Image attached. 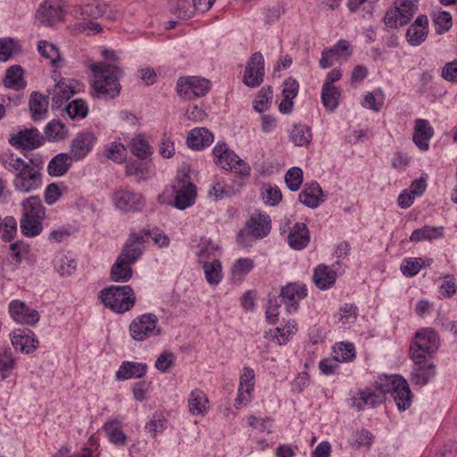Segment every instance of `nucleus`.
I'll list each match as a JSON object with an SVG mask.
<instances>
[{
    "label": "nucleus",
    "instance_id": "f704fd0d",
    "mask_svg": "<svg viewBox=\"0 0 457 457\" xmlns=\"http://www.w3.org/2000/svg\"><path fill=\"white\" fill-rule=\"evenodd\" d=\"M60 17V11L48 2H44L37 11L36 18L46 26H53Z\"/></svg>",
    "mask_w": 457,
    "mask_h": 457
},
{
    "label": "nucleus",
    "instance_id": "473e14b6",
    "mask_svg": "<svg viewBox=\"0 0 457 457\" xmlns=\"http://www.w3.org/2000/svg\"><path fill=\"white\" fill-rule=\"evenodd\" d=\"M131 264L128 261L117 258L116 262L111 268L110 278L114 282H127L133 274Z\"/></svg>",
    "mask_w": 457,
    "mask_h": 457
},
{
    "label": "nucleus",
    "instance_id": "aec40b11",
    "mask_svg": "<svg viewBox=\"0 0 457 457\" xmlns=\"http://www.w3.org/2000/svg\"><path fill=\"white\" fill-rule=\"evenodd\" d=\"M215 164L240 175H248L250 171V166L231 150L227 152L220 159L215 160Z\"/></svg>",
    "mask_w": 457,
    "mask_h": 457
},
{
    "label": "nucleus",
    "instance_id": "37998d69",
    "mask_svg": "<svg viewBox=\"0 0 457 457\" xmlns=\"http://www.w3.org/2000/svg\"><path fill=\"white\" fill-rule=\"evenodd\" d=\"M312 137L311 129L303 124L295 125L290 132V138L295 145H307L310 144Z\"/></svg>",
    "mask_w": 457,
    "mask_h": 457
},
{
    "label": "nucleus",
    "instance_id": "4be33fe9",
    "mask_svg": "<svg viewBox=\"0 0 457 457\" xmlns=\"http://www.w3.org/2000/svg\"><path fill=\"white\" fill-rule=\"evenodd\" d=\"M434 135V129L427 120L418 119L415 121L413 142L422 151H427L429 140Z\"/></svg>",
    "mask_w": 457,
    "mask_h": 457
},
{
    "label": "nucleus",
    "instance_id": "774afa93",
    "mask_svg": "<svg viewBox=\"0 0 457 457\" xmlns=\"http://www.w3.org/2000/svg\"><path fill=\"white\" fill-rule=\"evenodd\" d=\"M442 77L450 82H457V60L447 62L442 69Z\"/></svg>",
    "mask_w": 457,
    "mask_h": 457
},
{
    "label": "nucleus",
    "instance_id": "4d7b16f0",
    "mask_svg": "<svg viewBox=\"0 0 457 457\" xmlns=\"http://www.w3.org/2000/svg\"><path fill=\"white\" fill-rule=\"evenodd\" d=\"M435 29L437 34L447 32L452 27V16L448 12L442 11L435 15Z\"/></svg>",
    "mask_w": 457,
    "mask_h": 457
},
{
    "label": "nucleus",
    "instance_id": "c85d7f7f",
    "mask_svg": "<svg viewBox=\"0 0 457 457\" xmlns=\"http://www.w3.org/2000/svg\"><path fill=\"white\" fill-rule=\"evenodd\" d=\"M74 94L75 91L71 85L62 80L56 83L52 92V109L62 107Z\"/></svg>",
    "mask_w": 457,
    "mask_h": 457
},
{
    "label": "nucleus",
    "instance_id": "5701e85b",
    "mask_svg": "<svg viewBox=\"0 0 457 457\" xmlns=\"http://www.w3.org/2000/svg\"><path fill=\"white\" fill-rule=\"evenodd\" d=\"M415 367L411 371L410 380L413 385L423 386L436 375V366L428 360L423 363H414Z\"/></svg>",
    "mask_w": 457,
    "mask_h": 457
},
{
    "label": "nucleus",
    "instance_id": "a18cd8bd",
    "mask_svg": "<svg viewBox=\"0 0 457 457\" xmlns=\"http://www.w3.org/2000/svg\"><path fill=\"white\" fill-rule=\"evenodd\" d=\"M203 268L205 278L209 284L217 285L220 283L221 279V263L219 260L204 262Z\"/></svg>",
    "mask_w": 457,
    "mask_h": 457
},
{
    "label": "nucleus",
    "instance_id": "e433bc0d",
    "mask_svg": "<svg viewBox=\"0 0 457 457\" xmlns=\"http://www.w3.org/2000/svg\"><path fill=\"white\" fill-rule=\"evenodd\" d=\"M341 96V91L335 86H328V83H324L321 90V101L324 107L333 112L338 106V99Z\"/></svg>",
    "mask_w": 457,
    "mask_h": 457
},
{
    "label": "nucleus",
    "instance_id": "ea45409f",
    "mask_svg": "<svg viewBox=\"0 0 457 457\" xmlns=\"http://www.w3.org/2000/svg\"><path fill=\"white\" fill-rule=\"evenodd\" d=\"M37 51L42 57L48 60L50 64L59 67L58 63L62 62L58 47L46 40H41L37 44Z\"/></svg>",
    "mask_w": 457,
    "mask_h": 457
},
{
    "label": "nucleus",
    "instance_id": "ddd939ff",
    "mask_svg": "<svg viewBox=\"0 0 457 457\" xmlns=\"http://www.w3.org/2000/svg\"><path fill=\"white\" fill-rule=\"evenodd\" d=\"M307 296V288L304 284L299 282H291L282 287L279 297L286 305L288 312H295L298 309L299 301Z\"/></svg>",
    "mask_w": 457,
    "mask_h": 457
},
{
    "label": "nucleus",
    "instance_id": "69168bd1",
    "mask_svg": "<svg viewBox=\"0 0 457 457\" xmlns=\"http://www.w3.org/2000/svg\"><path fill=\"white\" fill-rule=\"evenodd\" d=\"M166 420L161 415L154 414L153 419L146 423L145 428L153 437H155L157 433H162L165 429Z\"/></svg>",
    "mask_w": 457,
    "mask_h": 457
},
{
    "label": "nucleus",
    "instance_id": "680f3d73",
    "mask_svg": "<svg viewBox=\"0 0 457 457\" xmlns=\"http://www.w3.org/2000/svg\"><path fill=\"white\" fill-rule=\"evenodd\" d=\"M2 227H4V233L2 235V239L4 242L11 241L17 231V222L13 217L7 216L4 220L2 219Z\"/></svg>",
    "mask_w": 457,
    "mask_h": 457
},
{
    "label": "nucleus",
    "instance_id": "72a5a7b5",
    "mask_svg": "<svg viewBox=\"0 0 457 457\" xmlns=\"http://www.w3.org/2000/svg\"><path fill=\"white\" fill-rule=\"evenodd\" d=\"M3 82L6 87L12 89L20 90L24 88L26 82L23 79V69L20 65L9 67Z\"/></svg>",
    "mask_w": 457,
    "mask_h": 457
},
{
    "label": "nucleus",
    "instance_id": "bb28decb",
    "mask_svg": "<svg viewBox=\"0 0 457 457\" xmlns=\"http://www.w3.org/2000/svg\"><path fill=\"white\" fill-rule=\"evenodd\" d=\"M146 370L145 363L127 361L121 363L115 376L117 380L141 378L145 375Z\"/></svg>",
    "mask_w": 457,
    "mask_h": 457
},
{
    "label": "nucleus",
    "instance_id": "3c124183",
    "mask_svg": "<svg viewBox=\"0 0 457 457\" xmlns=\"http://www.w3.org/2000/svg\"><path fill=\"white\" fill-rule=\"evenodd\" d=\"M384 22L391 29H396L409 23L408 17L402 15V12L395 8H392L386 12Z\"/></svg>",
    "mask_w": 457,
    "mask_h": 457
},
{
    "label": "nucleus",
    "instance_id": "e2e57ef3",
    "mask_svg": "<svg viewBox=\"0 0 457 457\" xmlns=\"http://www.w3.org/2000/svg\"><path fill=\"white\" fill-rule=\"evenodd\" d=\"M334 353L336 358L341 361H351L355 356L353 345L347 343H340L337 350H335Z\"/></svg>",
    "mask_w": 457,
    "mask_h": 457
},
{
    "label": "nucleus",
    "instance_id": "bf43d9fd",
    "mask_svg": "<svg viewBox=\"0 0 457 457\" xmlns=\"http://www.w3.org/2000/svg\"><path fill=\"white\" fill-rule=\"evenodd\" d=\"M276 331L279 345L285 344L290 337L296 333L297 323L295 320H288L284 328H277Z\"/></svg>",
    "mask_w": 457,
    "mask_h": 457
},
{
    "label": "nucleus",
    "instance_id": "603ef678",
    "mask_svg": "<svg viewBox=\"0 0 457 457\" xmlns=\"http://www.w3.org/2000/svg\"><path fill=\"white\" fill-rule=\"evenodd\" d=\"M272 98V89L270 87H262L253 102V109L258 112H264L268 106L269 102Z\"/></svg>",
    "mask_w": 457,
    "mask_h": 457
},
{
    "label": "nucleus",
    "instance_id": "79ce46f5",
    "mask_svg": "<svg viewBox=\"0 0 457 457\" xmlns=\"http://www.w3.org/2000/svg\"><path fill=\"white\" fill-rule=\"evenodd\" d=\"M45 140L60 141L64 139L68 135V130L63 123L60 120H54L50 121L44 129Z\"/></svg>",
    "mask_w": 457,
    "mask_h": 457
},
{
    "label": "nucleus",
    "instance_id": "20e7f679",
    "mask_svg": "<svg viewBox=\"0 0 457 457\" xmlns=\"http://www.w3.org/2000/svg\"><path fill=\"white\" fill-rule=\"evenodd\" d=\"M100 299L113 312L123 313L132 309L136 295L130 286H111L100 291Z\"/></svg>",
    "mask_w": 457,
    "mask_h": 457
},
{
    "label": "nucleus",
    "instance_id": "0e129e2a",
    "mask_svg": "<svg viewBox=\"0 0 457 457\" xmlns=\"http://www.w3.org/2000/svg\"><path fill=\"white\" fill-rule=\"evenodd\" d=\"M253 268V261L249 258H240L238 259L233 268L232 273L235 276H242L248 274Z\"/></svg>",
    "mask_w": 457,
    "mask_h": 457
},
{
    "label": "nucleus",
    "instance_id": "5fc2aeb1",
    "mask_svg": "<svg viewBox=\"0 0 457 457\" xmlns=\"http://www.w3.org/2000/svg\"><path fill=\"white\" fill-rule=\"evenodd\" d=\"M106 8L107 4L104 2L100 0H93L83 7L82 12L90 18L98 19L104 15Z\"/></svg>",
    "mask_w": 457,
    "mask_h": 457
},
{
    "label": "nucleus",
    "instance_id": "c03bdc74",
    "mask_svg": "<svg viewBox=\"0 0 457 457\" xmlns=\"http://www.w3.org/2000/svg\"><path fill=\"white\" fill-rule=\"evenodd\" d=\"M67 115L71 119H84L88 113V106L85 100L75 99L69 103L64 110Z\"/></svg>",
    "mask_w": 457,
    "mask_h": 457
},
{
    "label": "nucleus",
    "instance_id": "412c9836",
    "mask_svg": "<svg viewBox=\"0 0 457 457\" xmlns=\"http://www.w3.org/2000/svg\"><path fill=\"white\" fill-rule=\"evenodd\" d=\"M337 278L336 270L323 263L319 264L313 271L312 280L320 290H327L334 286Z\"/></svg>",
    "mask_w": 457,
    "mask_h": 457
},
{
    "label": "nucleus",
    "instance_id": "6e6d98bb",
    "mask_svg": "<svg viewBox=\"0 0 457 457\" xmlns=\"http://www.w3.org/2000/svg\"><path fill=\"white\" fill-rule=\"evenodd\" d=\"M418 1L419 0H395L394 8L402 12V15L407 16L408 21L410 22L418 10Z\"/></svg>",
    "mask_w": 457,
    "mask_h": 457
},
{
    "label": "nucleus",
    "instance_id": "58836bf2",
    "mask_svg": "<svg viewBox=\"0 0 457 457\" xmlns=\"http://www.w3.org/2000/svg\"><path fill=\"white\" fill-rule=\"evenodd\" d=\"M170 11L178 18H191L195 12V7L191 0H169Z\"/></svg>",
    "mask_w": 457,
    "mask_h": 457
},
{
    "label": "nucleus",
    "instance_id": "13d9d810",
    "mask_svg": "<svg viewBox=\"0 0 457 457\" xmlns=\"http://www.w3.org/2000/svg\"><path fill=\"white\" fill-rule=\"evenodd\" d=\"M175 354L172 352L164 351L155 361V368L162 373H166L174 365Z\"/></svg>",
    "mask_w": 457,
    "mask_h": 457
},
{
    "label": "nucleus",
    "instance_id": "f8f14e48",
    "mask_svg": "<svg viewBox=\"0 0 457 457\" xmlns=\"http://www.w3.org/2000/svg\"><path fill=\"white\" fill-rule=\"evenodd\" d=\"M264 78V59L260 52H256L250 57L245 67L243 82L250 87H259Z\"/></svg>",
    "mask_w": 457,
    "mask_h": 457
},
{
    "label": "nucleus",
    "instance_id": "9b49d317",
    "mask_svg": "<svg viewBox=\"0 0 457 457\" xmlns=\"http://www.w3.org/2000/svg\"><path fill=\"white\" fill-rule=\"evenodd\" d=\"M151 237L150 230L143 232H132L124 245L118 258L128 261L129 263H135L143 253V245Z\"/></svg>",
    "mask_w": 457,
    "mask_h": 457
},
{
    "label": "nucleus",
    "instance_id": "864d4df0",
    "mask_svg": "<svg viewBox=\"0 0 457 457\" xmlns=\"http://www.w3.org/2000/svg\"><path fill=\"white\" fill-rule=\"evenodd\" d=\"M425 262L421 258H407L401 265V270L406 277H413L420 272Z\"/></svg>",
    "mask_w": 457,
    "mask_h": 457
},
{
    "label": "nucleus",
    "instance_id": "7c9ffc66",
    "mask_svg": "<svg viewBox=\"0 0 457 457\" xmlns=\"http://www.w3.org/2000/svg\"><path fill=\"white\" fill-rule=\"evenodd\" d=\"M48 96L38 92H32L29 98V109L33 120H40L44 118L48 110Z\"/></svg>",
    "mask_w": 457,
    "mask_h": 457
},
{
    "label": "nucleus",
    "instance_id": "f257e3e1",
    "mask_svg": "<svg viewBox=\"0 0 457 457\" xmlns=\"http://www.w3.org/2000/svg\"><path fill=\"white\" fill-rule=\"evenodd\" d=\"M28 159L11 154L2 158V165L12 175V187L15 191L29 194L37 190L42 186V174L40 172L41 162L29 158Z\"/></svg>",
    "mask_w": 457,
    "mask_h": 457
},
{
    "label": "nucleus",
    "instance_id": "a878e982",
    "mask_svg": "<svg viewBox=\"0 0 457 457\" xmlns=\"http://www.w3.org/2000/svg\"><path fill=\"white\" fill-rule=\"evenodd\" d=\"M214 137L205 128H195L190 130L187 137V145L194 150H201L212 144Z\"/></svg>",
    "mask_w": 457,
    "mask_h": 457
},
{
    "label": "nucleus",
    "instance_id": "4468645a",
    "mask_svg": "<svg viewBox=\"0 0 457 457\" xmlns=\"http://www.w3.org/2000/svg\"><path fill=\"white\" fill-rule=\"evenodd\" d=\"M10 336L12 346L25 354L33 353L39 344L35 333L27 328H16Z\"/></svg>",
    "mask_w": 457,
    "mask_h": 457
},
{
    "label": "nucleus",
    "instance_id": "2f4dec72",
    "mask_svg": "<svg viewBox=\"0 0 457 457\" xmlns=\"http://www.w3.org/2000/svg\"><path fill=\"white\" fill-rule=\"evenodd\" d=\"M22 216L33 218H44L45 207L39 196H29L22 201Z\"/></svg>",
    "mask_w": 457,
    "mask_h": 457
},
{
    "label": "nucleus",
    "instance_id": "dca6fc26",
    "mask_svg": "<svg viewBox=\"0 0 457 457\" xmlns=\"http://www.w3.org/2000/svg\"><path fill=\"white\" fill-rule=\"evenodd\" d=\"M9 312L16 322L28 325H35L40 317L37 310L29 308L20 300H12L10 303Z\"/></svg>",
    "mask_w": 457,
    "mask_h": 457
},
{
    "label": "nucleus",
    "instance_id": "6e6552de",
    "mask_svg": "<svg viewBox=\"0 0 457 457\" xmlns=\"http://www.w3.org/2000/svg\"><path fill=\"white\" fill-rule=\"evenodd\" d=\"M45 137L36 128H24L10 135L9 144L16 149L31 151L42 146Z\"/></svg>",
    "mask_w": 457,
    "mask_h": 457
},
{
    "label": "nucleus",
    "instance_id": "f03ea898",
    "mask_svg": "<svg viewBox=\"0 0 457 457\" xmlns=\"http://www.w3.org/2000/svg\"><path fill=\"white\" fill-rule=\"evenodd\" d=\"M96 80L92 83L94 97L114 98L120 94V79L123 76L122 70L114 64L99 62L90 66Z\"/></svg>",
    "mask_w": 457,
    "mask_h": 457
},
{
    "label": "nucleus",
    "instance_id": "39448f33",
    "mask_svg": "<svg viewBox=\"0 0 457 457\" xmlns=\"http://www.w3.org/2000/svg\"><path fill=\"white\" fill-rule=\"evenodd\" d=\"M271 229V220L268 215L258 214L246 220L245 228L238 232L237 243L248 246L245 238L248 237L261 239L268 236Z\"/></svg>",
    "mask_w": 457,
    "mask_h": 457
},
{
    "label": "nucleus",
    "instance_id": "c9c22d12",
    "mask_svg": "<svg viewBox=\"0 0 457 457\" xmlns=\"http://www.w3.org/2000/svg\"><path fill=\"white\" fill-rule=\"evenodd\" d=\"M207 403L208 399L203 391L195 389L190 393L188 398V408L192 415H204L207 409Z\"/></svg>",
    "mask_w": 457,
    "mask_h": 457
},
{
    "label": "nucleus",
    "instance_id": "423d86ee",
    "mask_svg": "<svg viewBox=\"0 0 457 457\" xmlns=\"http://www.w3.org/2000/svg\"><path fill=\"white\" fill-rule=\"evenodd\" d=\"M158 318L154 313H145L135 318L129 324L131 337L137 341H144L149 337L161 335L157 327Z\"/></svg>",
    "mask_w": 457,
    "mask_h": 457
},
{
    "label": "nucleus",
    "instance_id": "393cba45",
    "mask_svg": "<svg viewBox=\"0 0 457 457\" xmlns=\"http://www.w3.org/2000/svg\"><path fill=\"white\" fill-rule=\"evenodd\" d=\"M298 198L300 203L312 209L317 208L324 202L322 189L317 182L305 185Z\"/></svg>",
    "mask_w": 457,
    "mask_h": 457
},
{
    "label": "nucleus",
    "instance_id": "09e8293b",
    "mask_svg": "<svg viewBox=\"0 0 457 457\" xmlns=\"http://www.w3.org/2000/svg\"><path fill=\"white\" fill-rule=\"evenodd\" d=\"M131 152L140 160H145L152 154V148L147 140L137 137L131 141Z\"/></svg>",
    "mask_w": 457,
    "mask_h": 457
},
{
    "label": "nucleus",
    "instance_id": "4c0bfd02",
    "mask_svg": "<svg viewBox=\"0 0 457 457\" xmlns=\"http://www.w3.org/2000/svg\"><path fill=\"white\" fill-rule=\"evenodd\" d=\"M110 442L117 445H123L126 443L127 436L120 429V422L114 419L107 421L104 427Z\"/></svg>",
    "mask_w": 457,
    "mask_h": 457
},
{
    "label": "nucleus",
    "instance_id": "7ed1b4c3",
    "mask_svg": "<svg viewBox=\"0 0 457 457\" xmlns=\"http://www.w3.org/2000/svg\"><path fill=\"white\" fill-rule=\"evenodd\" d=\"M440 345V338L434 328H422L419 329L411 343L409 355L414 363L427 361Z\"/></svg>",
    "mask_w": 457,
    "mask_h": 457
},
{
    "label": "nucleus",
    "instance_id": "b1692460",
    "mask_svg": "<svg viewBox=\"0 0 457 457\" xmlns=\"http://www.w3.org/2000/svg\"><path fill=\"white\" fill-rule=\"evenodd\" d=\"M310 242V233L304 223L297 222L290 229L287 236L289 246L295 250H302Z\"/></svg>",
    "mask_w": 457,
    "mask_h": 457
},
{
    "label": "nucleus",
    "instance_id": "cd10ccee",
    "mask_svg": "<svg viewBox=\"0 0 457 457\" xmlns=\"http://www.w3.org/2000/svg\"><path fill=\"white\" fill-rule=\"evenodd\" d=\"M254 386V371L250 367L243 369V374L240 377L238 396L236 401L241 403H245L250 401V395L253 390Z\"/></svg>",
    "mask_w": 457,
    "mask_h": 457
},
{
    "label": "nucleus",
    "instance_id": "a19ab883",
    "mask_svg": "<svg viewBox=\"0 0 457 457\" xmlns=\"http://www.w3.org/2000/svg\"><path fill=\"white\" fill-rule=\"evenodd\" d=\"M44 218H31L21 216L20 228L25 237H33L39 235L43 229L42 220Z\"/></svg>",
    "mask_w": 457,
    "mask_h": 457
},
{
    "label": "nucleus",
    "instance_id": "6ab92c4d",
    "mask_svg": "<svg viewBox=\"0 0 457 457\" xmlns=\"http://www.w3.org/2000/svg\"><path fill=\"white\" fill-rule=\"evenodd\" d=\"M428 19L420 15L406 31L407 41L413 46H420L428 37Z\"/></svg>",
    "mask_w": 457,
    "mask_h": 457
},
{
    "label": "nucleus",
    "instance_id": "de8ad7c7",
    "mask_svg": "<svg viewBox=\"0 0 457 457\" xmlns=\"http://www.w3.org/2000/svg\"><path fill=\"white\" fill-rule=\"evenodd\" d=\"M21 51L18 42L12 38L0 39V60L7 61Z\"/></svg>",
    "mask_w": 457,
    "mask_h": 457
},
{
    "label": "nucleus",
    "instance_id": "c756f323",
    "mask_svg": "<svg viewBox=\"0 0 457 457\" xmlns=\"http://www.w3.org/2000/svg\"><path fill=\"white\" fill-rule=\"evenodd\" d=\"M72 156L67 153L56 154L48 163L50 176L60 177L64 175L71 166Z\"/></svg>",
    "mask_w": 457,
    "mask_h": 457
},
{
    "label": "nucleus",
    "instance_id": "8fccbe9b",
    "mask_svg": "<svg viewBox=\"0 0 457 457\" xmlns=\"http://www.w3.org/2000/svg\"><path fill=\"white\" fill-rule=\"evenodd\" d=\"M285 182L291 191H297L303 183V170L299 167L290 168L285 175Z\"/></svg>",
    "mask_w": 457,
    "mask_h": 457
},
{
    "label": "nucleus",
    "instance_id": "1a4fd4ad",
    "mask_svg": "<svg viewBox=\"0 0 457 457\" xmlns=\"http://www.w3.org/2000/svg\"><path fill=\"white\" fill-rule=\"evenodd\" d=\"M388 390V385L383 383V379L380 378V381H376L374 387L359 392V398L353 397V406L357 411H361L366 405L370 407L379 405L385 401Z\"/></svg>",
    "mask_w": 457,
    "mask_h": 457
},
{
    "label": "nucleus",
    "instance_id": "052dcab7",
    "mask_svg": "<svg viewBox=\"0 0 457 457\" xmlns=\"http://www.w3.org/2000/svg\"><path fill=\"white\" fill-rule=\"evenodd\" d=\"M248 425L260 432H271L273 420L270 418H258L251 415L247 419Z\"/></svg>",
    "mask_w": 457,
    "mask_h": 457
},
{
    "label": "nucleus",
    "instance_id": "a211bd4d",
    "mask_svg": "<svg viewBox=\"0 0 457 457\" xmlns=\"http://www.w3.org/2000/svg\"><path fill=\"white\" fill-rule=\"evenodd\" d=\"M176 190L173 205L179 210H185L191 206L196 196L195 186L187 179L178 182L177 186L173 187Z\"/></svg>",
    "mask_w": 457,
    "mask_h": 457
},
{
    "label": "nucleus",
    "instance_id": "0eeeda50",
    "mask_svg": "<svg viewBox=\"0 0 457 457\" xmlns=\"http://www.w3.org/2000/svg\"><path fill=\"white\" fill-rule=\"evenodd\" d=\"M211 89V83L208 79L189 76L179 79L177 82V92L184 99H194L205 96Z\"/></svg>",
    "mask_w": 457,
    "mask_h": 457
},
{
    "label": "nucleus",
    "instance_id": "f3484780",
    "mask_svg": "<svg viewBox=\"0 0 457 457\" xmlns=\"http://www.w3.org/2000/svg\"><path fill=\"white\" fill-rule=\"evenodd\" d=\"M117 208L124 212H137L143 208L144 198L142 195L128 190H119L113 195Z\"/></svg>",
    "mask_w": 457,
    "mask_h": 457
},
{
    "label": "nucleus",
    "instance_id": "9d476101",
    "mask_svg": "<svg viewBox=\"0 0 457 457\" xmlns=\"http://www.w3.org/2000/svg\"><path fill=\"white\" fill-rule=\"evenodd\" d=\"M386 385H388V393L394 398L400 411H406L411 403L412 394L409 385L402 376L395 375L392 378H385Z\"/></svg>",
    "mask_w": 457,
    "mask_h": 457
},
{
    "label": "nucleus",
    "instance_id": "2eb2a0df",
    "mask_svg": "<svg viewBox=\"0 0 457 457\" xmlns=\"http://www.w3.org/2000/svg\"><path fill=\"white\" fill-rule=\"evenodd\" d=\"M96 141V136L90 131L78 133L71 144V155L76 161L82 160L92 150Z\"/></svg>",
    "mask_w": 457,
    "mask_h": 457
},
{
    "label": "nucleus",
    "instance_id": "338daca9",
    "mask_svg": "<svg viewBox=\"0 0 457 457\" xmlns=\"http://www.w3.org/2000/svg\"><path fill=\"white\" fill-rule=\"evenodd\" d=\"M128 176H136L138 180L145 179L143 163L139 161H128L125 165Z\"/></svg>",
    "mask_w": 457,
    "mask_h": 457
},
{
    "label": "nucleus",
    "instance_id": "49530a36",
    "mask_svg": "<svg viewBox=\"0 0 457 457\" xmlns=\"http://www.w3.org/2000/svg\"><path fill=\"white\" fill-rule=\"evenodd\" d=\"M54 268L61 276H71L77 268V262L74 259L62 254L54 260Z\"/></svg>",
    "mask_w": 457,
    "mask_h": 457
}]
</instances>
